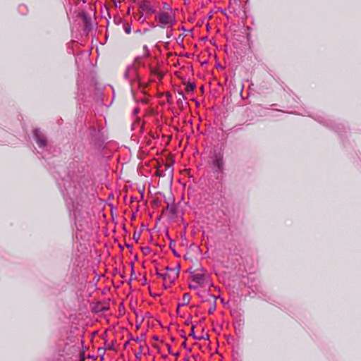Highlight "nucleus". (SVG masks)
I'll return each instance as SVG.
<instances>
[{"instance_id": "f257e3e1", "label": "nucleus", "mask_w": 361, "mask_h": 361, "mask_svg": "<svg viewBox=\"0 0 361 361\" xmlns=\"http://www.w3.org/2000/svg\"><path fill=\"white\" fill-rule=\"evenodd\" d=\"M191 278L192 281L201 287H209L211 286V282L208 276L204 273L202 268L195 270L190 269Z\"/></svg>"}, {"instance_id": "f03ea898", "label": "nucleus", "mask_w": 361, "mask_h": 361, "mask_svg": "<svg viewBox=\"0 0 361 361\" xmlns=\"http://www.w3.org/2000/svg\"><path fill=\"white\" fill-rule=\"evenodd\" d=\"M156 20L159 25L162 28H171L174 22V18L171 12H161L157 15Z\"/></svg>"}, {"instance_id": "7ed1b4c3", "label": "nucleus", "mask_w": 361, "mask_h": 361, "mask_svg": "<svg viewBox=\"0 0 361 361\" xmlns=\"http://www.w3.org/2000/svg\"><path fill=\"white\" fill-rule=\"evenodd\" d=\"M179 273V267L177 269L166 268L164 273L157 272L159 277L162 278L165 283H172L178 277Z\"/></svg>"}, {"instance_id": "20e7f679", "label": "nucleus", "mask_w": 361, "mask_h": 361, "mask_svg": "<svg viewBox=\"0 0 361 361\" xmlns=\"http://www.w3.org/2000/svg\"><path fill=\"white\" fill-rule=\"evenodd\" d=\"M34 135L36 142L39 147H44L47 145V139L44 134L39 130H35L34 131Z\"/></svg>"}, {"instance_id": "39448f33", "label": "nucleus", "mask_w": 361, "mask_h": 361, "mask_svg": "<svg viewBox=\"0 0 361 361\" xmlns=\"http://www.w3.org/2000/svg\"><path fill=\"white\" fill-rule=\"evenodd\" d=\"M213 165L216 170H221L224 165L223 157L221 154L216 155L213 160Z\"/></svg>"}, {"instance_id": "423d86ee", "label": "nucleus", "mask_w": 361, "mask_h": 361, "mask_svg": "<svg viewBox=\"0 0 361 361\" xmlns=\"http://www.w3.org/2000/svg\"><path fill=\"white\" fill-rule=\"evenodd\" d=\"M190 296L188 293L184 294L183 297V304L181 305H188L190 302Z\"/></svg>"}, {"instance_id": "0eeeda50", "label": "nucleus", "mask_w": 361, "mask_h": 361, "mask_svg": "<svg viewBox=\"0 0 361 361\" xmlns=\"http://www.w3.org/2000/svg\"><path fill=\"white\" fill-rule=\"evenodd\" d=\"M130 73H135V70L133 67H130L128 69L126 73V77L128 78V74Z\"/></svg>"}, {"instance_id": "6e6552de", "label": "nucleus", "mask_w": 361, "mask_h": 361, "mask_svg": "<svg viewBox=\"0 0 361 361\" xmlns=\"http://www.w3.org/2000/svg\"><path fill=\"white\" fill-rule=\"evenodd\" d=\"M125 32L127 33V34H130L131 32V28L130 27L127 25L125 27Z\"/></svg>"}, {"instance_id": "1a4fd4ad", "label": "nucleus", "mask_w": 361, "mask_h": 361, "mask_svg": "<svg viewBox=\"0 0 361 361\" xmlns=\"http://www.w3.org/2000/svg\"><path fill=\"white\" fill-rule=\"evenodd\" d=\"M200 286L198 284H190L189 287L191 289H197Z\"/></svg>"}, {"instance_id": "9d476101", "label": "nucleus", "mask_w": 361, "mask_h": 361, "mask_svg": "<svg viewBox=\"0 0 361 361\" xmlns=\"http://www.w3.org/2000/svg\"><path fill=\"white\" fill-rule=\"evenodd\" d=\"M214 309H215V307H214V308H211V309L209 310V313H210V314L213 313V312H214Z\"/></svg>"}, {"instance_id": "9b49d317", "label": "nucleus", "mask_w": 361, "mask_h": 361, "mask_svg": "<svg viewBox=\"0 0 361 361\" xmlns=\"http://www.w3.org/2000/svg\"><path fill=\"white\" fill-rule=\"evenodd\" d=\"M171 32H170V33H167V37H168L169 38L170 37V36H171Z\"/></svg>"}]
</instances>
